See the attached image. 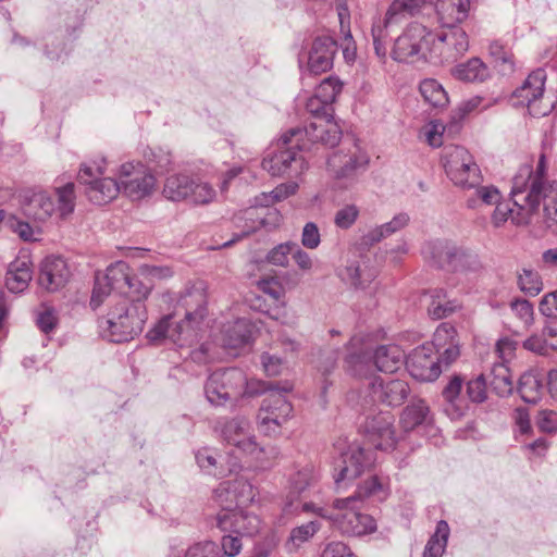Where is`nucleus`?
Listing matches in <instances>:
<instances>
[{
    "label": "nucleus",
    "mask_w": 557,
    "mask_h": 557,
    "mask_svg": "<svg viewBox=\"0 0 557 557\" xmlns=\"http://www.w3.org/2000/svg\"><path fill=\"white\" fill-rule=\"evenodd\" d=\"M248 382L245 373L236 368L218 370L210 374L205 385L208 401L214 406L225 405L239 396H252L272 388L263 382Z\"/></svg>",
    "instance_id": "nucleus-1"
},
{
    "label": "nucleus",
    "mask_w": 557,
    "mask_h": 557,
    "mask_svg": "<svg viewBox=\"0 0 557 557\" xmlns=\"http://www.w3.org/2000/svg\"><path fill=\"white\" fill-rule=\"evenodd\" d=\"M147 319L145 302L122 301L111 308L106 318L100 319L99 326L111 342L122 343L139 335Z\"/></svg>",
    "instance_id": "nucleus-2"
},
{
    "label": "nucleus",
    "mask_w": 557,
    "mask_h": 557,
    "mask_svg": "<svg viewBox=\"0 0 557 557\" xmlns=\"http://www.w3.org/2000/svg\"><path fill=\"white\" fill-rule=\"evenodd\" d=\"M356 497L337 498L330 508H320V517L327 519L342 534L362 536L376 530L374 519L360 512L356 506Z\"/></svg>",
    "instance_id": "nucleus-3"
},
{
    "label": "nucleus",
    "mask_w": 557,
    "mask_h": 557,
    "mask_svg": "<svg viewBox=\"0 0 557 557\" xmlns=\"http://www.w3.org/2000/svg\"><path fill=\"white\" fill-rule=\"evenodd\" d=\"M442 162L449 180L463 190H471L482 182L479 165L471 153L461 146L444 147Z\"/></svg>",
    "instance_id": "nucleus-4"
},
{
    "label": "nucleus",
    "mask_w": 557,
    "mask_h": 557,
    "mask_svg": "<svg viewBox=\"0 0 557 557\" xmlns=\"http://www.w3.org/2000/svg\"><path fill=\"white\" fill-rule=\"evenodd\" d=\"M469 50V37L460 26H440L432 32L429 59L440 63H451L465 55Z\"/></svg>",
    "instance_id": "nucleus-5"
},
{
    "label": "nucleus",
    "mask_w": 557,
    "mask_h": 557,
    "mask_svg": "<svg viewBox=\"0 0 557 557\" xmlns=\"http://www.w3.org/2000/svg\"><path fill=\"white\" fill-rule=\"evenodd\" d=\"M163 196L171 201H189L194 205H208L216 197L213 186L186 174H172L166 177Z\"/></svg>",
    "instance_id": "nucleus-6"
},
{
    "label": "nucleus",
    "mask_w": 557,
    "mask_h": 557,
    "mask_svg": "<svg viewBox=\"0 0 557 557\" xmlns=\"http://www.w3.org/2000/svg\"><path fill=\"white\" fill-rule=\"evenodd\" d=\"M432 30L420 23L409 24L394 40L391 57L397 62L428 59Z\"/></svg>",
    "instance_id": "nucleus-7"
},
{
    "label": "nucleus",
    "mask_w": 557,
    "mask_h": 557,
    "mask_svg": "<svg viewBox=\"0 0 557 557\" xmlns=\"http://www.w3.org/2000/svg\"><path fill=\"white\" fill-rule=\"evenodd\" d=\"M342 136V131L332 117H323L313 121L309 126L292 128L282 136L283 144H293L300 150L310 148L309 144L321 143L326 146H335Z\"/></svg>",
    "instance_id": "nucleus-8"
},
{
    "label": "nucleus",
    "mask_w": 557,
    "mask_h": 557,
    "mask_svg": "<svg viewBox=\"0 0 557 557\" xmlns=\"http://www.w3.org/2000/svg\"><path fill=\"white\" fill-rule=\"evenodd\" d=\"M544 171V157H541L537 175L532 180L531 189L524 201L529 207L530 215L543 202L544 222L548 228L557 234V182L545 183L542 180Z\"/></svg>",
    "instance_id": "nucleus-9"
},
{
    "label": "nucleus",
    "mask_w": 557,
    "mask_h": 557,
    "mask_svg": "<svg viewBox=\"0 0 557 557\" xmlns=\"http://www.w3.org/2000/svg\"><path fill=\"white\" fill-rule=\"evenodd\" d=\"M264 384L265 386H272V388H269L268 391H280V393H272L262 400V405L258 413V423L261 431L265 434H275L278 432L280 426L285 423L292 414L293 407L283 394L290 392L292 385L285 383L280 387L278 384Z\"/></svg>",
    "instance_id": "nucleus-10"
},
{
    "label": "nucleus",
    "mask_w": 557,
    "mask_h": 557,
    "mask_svg": "<svg viewBox=\"0 0 557 557\" xmlns=\"http://www.w3.org/2000/svg\"><path fill=\"white\" fill-rule=\"evenodd\" d=\"M425 3L426 0H393L385 13L383 22L373 24L371 33L373 37L374 51L381 60L384 61L387 55L385 42L387 37L386 29L389 26L399 23L403 18L413 16L419 13Z\"/></svg>",
    "instance_id": "nucleus-11"
},
{
    "label": "nucleus",
    "mask_w": 557,
    "mask_h": 557,
    "mask_svg": "<svg viewBox=\"0 0 557 557\" xmlns=\"http://www.w3.org/2000/svg\"><path fill=\"white\" fill-rule=\"evenodd\" d=\"M104 174L102 166L83 164L78 172V183L85 186L88 199L98 206L109 203L117 197L122 187L121 182L111 177H101Z\"/></svg>",
    "instance_id": "nucleus-12"
},
{
    "label": "nucleus",
    "mask_w": 557,
    "mask_h": 557,
    "mask_svg": "<svg viewBox=\"0 0 557 557\" xmlns=\"http://www.w3.org/2000/svg\"><path fill=\"white\" fill-rule=\"evenodd\" d=\"M369 162L367 153L356 144L333 152L327 159V170L335 180L352 178Z\"/></svg>",
    "instance_id": "nucleus-13"
},
{
    "label": "nucleus",
    "mask_w": 557,
    "mask_h": 557,
    "mask_svg": "<svg viewBox=\"0 0 557 557\" xmlns=\"http://www.w3.org/2000/svg\"><path fill=\"white\" fill-rule=\"evenodd\" d=\"M120 181L124 194L133 200H139L151 195L156 187L154 176L140 163L122 164Z\"/></svg>",
    "instance_id": "nucleus-14"
},
{
    "label": "nucleus",
    "mask_w": 557,
    "mask_h": 557,
    "mask_svg": "<svg viewBox=\"0 0 557 557\" xmlns=\"http://www.w3.org/2000/svg\"><path fill=\"white\" fill-rule=\"evenodd\" d=\"M394 422L395 418L391 411L369 414L363 423L368 442L376 449H394L397 443Z\"/></svg>",
    "instance_id": "nucleus-15"
},
{
    "label": "nucleus",
    "mask_w": 557,
    "mask_h": 557,
    "mask_svg": "<svg viewBox=\"0 0 557 557\" xmlns=\"http://www.w3.org/2000/svg\"><path fill=\"white\" fill-rule=\"evenodd\" d=\"M117 284V292L127 293L133 299L132 302H144L150 295L153 283L140 275H131L129 268L125 262H116L109 267V276Z\"/></svg>",
    "instance_id": "nucleus-16"
},
{
    "label": "nucleus",
    "mask_w": 557,
    "mask_h": 557,
    "mask_svg": "<svg viewBox=\"0 0 557 557\" xmlns=\"http://www.w3.org/2000/svg\"><path fill=\"white\" fill-rule=\"evenodd\" d=\"M546 74L543 69L533 71L518 88L513 96L518 98L521 106L529 109L530 114L540 117L545 116L552 109V102L543 106L540 99L543 97Z\"/></svg>",
    "instance_id": "nucleus-17"
},
{
    "label": "nucleus",
    "mask_w": 557,
    "mask_h": 557,
    "mask_svg": "<svg viewBox=\"0 0 557 557\" xmlns=\"http://www.w3.org/2000/svg\"><path fill=\"white\" fill-rule=\"evenodd\" d=\"M373 458L370 451L358 445L349 446L341 454L334 466V480L336 484L343 481H352L358 478L366 468L370 467Z\"/></svg>",
    "instance_id": "nucleus-18"
},
{
    "label": "nucleus",
    "mask_w": 557,
    "mask_h": 557,
    "mask_svg": "<svg viewBox=\"0 0 557 557\" xmlns=\"http://www.w3.org/2000/svg\"><path fill=\"white\" fill-rule=\"evenodd\" d=\"M289 145L290 147L264 158L261 163L263 170L272 176L300 175L307 169L306 161L302 156L293 150L295 141Z\"/></svg>",
    "instance_id": "nucleus-19"
},
{
    "label": "nucleus",
    "mask_w": 557,
    "mask_h": 557,
    "mask_svg": "<svg viewBox=\"0 0 557 557\" xmlns=\"http://www.w3.org/2000/svg\"><path fill=\"white\" fill-rule=\"evenodd\" d=\"M216 527L224 532L235 533L239 536H253L261 529L260 518L244 510L221 511L215 517Z\"/></svg>",
    "instance_id": "nucleus-20"
},
{
    "label": "nucleus",
    "mask_w": 557,
    "mask_h": 557,
    "mask_svg": "<svg viewBox=\"0 0 557 557\" xmlns=\"http://www.w3.org/2000/svg\"><path fill=\"white\" fill-rule=\"evenodd\" d=\"M406 367L412 377L422 382L436 380L442 368L433 356L432 347L426 345L417 347L406 359Z\"/></svg>",
    "instance_id": "nucleus-21"
},
{
    "label": "nucleus",
    "mask_w": 557,
    "mask_h": 557,
    "mask_svg": "<svg viewBox=\"0 0 557 557\" xmlns=\"http://www.w3.org/2000/svg\"><path fill=\"white\" fill-rule=\"evenodd\" d=\"M223 440L246 454H255L259 446L252 434L251 425L245 418H233L221 429Z\"/></svg>",
    "instance_id": "nucleus-22"
},
{
    "label": "nucleus",
    "mask_w": 557,
    "mask_h": 557,
    "mask_svg": "<svg viewBox=\"0 0 557 557\" xmlns=\"http://www.w3.org/2000/svg\"><path fill=\"white\" fill-rule=\"evenodd\" d=\"M178 304L185 309V320L177 324L180 333L187 332L188 327L197 326L206 317L207 296L202 288L187 289Z\"/></svg>",
    "instance_id": "nucleus-23"
},
{
    "label": "nucleus",
    "mask_w": 557,
    "mask_h": 557,
    "mask_svg": "<svg viewBox=\"0 0 557 557\" xmlns=\"http://www.w3.org/2000/svg\"><path fill=\"white\" fill-rule=\"evenodd\" d=\"M409 393V385L404 380L374 379L371 383L372 397L387 406H400L407 399Z\"/></svg>",
    "instance_id": "nucleus-24"
},
{
    "label": "nucleus",
    "mask_w": 557,
    "mask_h": 557,
    "mask_svg": "<svg viewBox=\"0 0 557 557\" xmlns=\"http://www.w3.org/2000/svg\"><path fill=\"white\" fill-rule=\"evenodd\" d=\"M70 278L66 261L61 257H47L40 265L38 283L48 292L62 288Z\"/></svg>",
    "instance_id": "nucleus-25"
},
{
    "label": "nucleus",
    "mask_w": 557,
    "mask_h": 557,
    "mask_svg": "<svg viewBox=\"0 0 557 557\" xmlns=\"http://www.w3.org/2000/svg\"><path fill=\"white\" fill-rule=\"evenodd\" d=\"M336 50L337 45L333 38L329 36L315 38L309 51L308 71L319 75L331 70Z\"/></svg>",
    "instance_id": "nucleus-26"
},
{
    "label": "nucleus",
    "mask_w": 557,
    "mask_h": 557,
    "mask_svg": "<svg viewBox=\"0 0 557 557\" xmlns=\"http://www.w3.org/2000/svg\"><path fill=\"white\" fill-rule=\"evenodd\" d=\"M32 278L33 262L27 253L20 255L10 262L5 274V285L10 292H24Z\"/></svg>",
    "instance_id": "nucleus-27"
},
{
    "label": "nucleus",
    "mask_w": 557,
    "mask_h": 557,
    "mask_svg": "<svg viewBox=\"0 0 557 557\" xmlns=\"http://www.w3.org/2000/svg\"><path fill=\"white\" fill-rule=\"evenodd\" d=\"M469 0H437L436 12L441 26H459L469 12Z\"/></svg>",
    "instance_id": "nucleus-28"
},
{
    "label": "nucleus",
    "mask_w": 557,
    "mask_h": 557,
    "mask_svg": "<svg viewBox=\"0 0 557 557\" xmlns=\"http://www.w3.org/2000/svg\"><path fill=\"white\" fill-rule=\"evenodd\" d=\"M374 363L379 371L393 373L406 364L405 352L397 345H382L374 352Z\"/></svg>",
    "instance_id": "nucleus-29"
},
{
    "label": "nucleus",
    "mask_w": 557,
    "mask_h": 557,
    "mask_svg": "<svg viewBox=\"0 0 557 557\" xmlns=\"http://www.w3.org/2000/svg\"><path fill=\"white\" fill-rule=\"evenodd\" d=\"M24 210L26 214L35 220L46 221L57 212V206L51 196L46 191H35L27 199Z\"/></svg>",
    "instance_id": "nucleus-30"
},
{
    "label": "nucleus",
    "mask_w": 557,
    "mask_h": 557,
    "mask_svg": "<svg viewBox=\"0 0 557 557\" xmlns=\"http://www.w3.org/2000/svg\"><path fill=\"white\" fill-rule=\"evenodd\" d=\"M515 206L519 208V211L515 214L513 209L509 207L506 202H500V200L496 203V208L492 215V223L495 227H500L504 225L508 219H511L513 224H527L530 219L529 207L525 205H519L517 200H515Z\"/></svg>",
    "instance_id": "nucleus-31"
},
{
    "label": "nucleus",
    "mask_w": 557,
    "mask_h": 557,
    "mask_svg": "<svg viewBox=\"0 0 557 557\" xmlns=\"http://www.w3.org/2000/svg\"><path fill=\"white\" fill-rule=\"evenodd\" d=\"M451 74L462 82H484L490 76L487 66L479 58H471L465 63L456 65Z\"/></svg>",
    "instance_id": "nucleus-32"
},
{
    "label": "nucleus",
    "mask_w": 557,
    "mask_h": 557,
    "mask_svg": "<svg viewBox=\"0 0 557 557\" xmlns=\"http://www.w3.org/2000/svg\"><path fill=\"white\" fill-rule=\"evenodd\" d=\"M429 406L422 399L412 400L400 416V425L408 432L425 423L429 419Z\"/></svg>",
    "instance_id": "nucleus-33"
},
{
    "label": "nucleus",
    "mask_w": 557,
    "mask_h": 557,
    "mask_svg": "<svg viewBox=\"0 0 557 557\" xmlns=\"http://www.w3.org/2000/svg\"><path fill=\"white\" fill-rule=\"evenodd\" d=\"M430 299L428 313L434 320L444 319L460 308L456 300L448 299L446 292L443 289L432 290Z\"/></svg>",
    "instance_id": "nucleus-34"
},
{
    "label": "nucleus",
    "mask_w": 557,
    "mask_h": 557,
    "mask_svg": "<svg viewBox=\"0 0 557 557\" xmlns=\"http://www.w3.org/2000/svg\"><path fill=\"white\" fill-rule=\"evenodd\" d=\"M488 384L498 396L510 395L513 389L510 370L504 363L495 364L490 374Z\"/></svg>",
    "instance_id": "nucleus-35"
},
{
    "label": "nucleus",
    "mask_w": 557,
    "mask_h": 557,
    "mask_svg": "<svg viewBox=\"0 0 557 557\" xmlns=\"http://www.w3.org/2000/svg\"><path fill=\"white\" fill-rule=\"evenodd\" d=\"M251 326L246 320H237L224 331L225 347L238 348L249 342Z\"/></svg>",
    "instance_id": "nucleus-36"
},
{
    "label": "nucleus",
    "mask_w": 557,
    "mask_h": 557,
    "mask_svg": "<svg viewBox=\"0 0 557 557\" xmlns=\"http://www.w3.org/2000/svg\"><path fill=\"white\" fill-rule=\"evenodd\" d=\"M449 536V525L445 520L437 522L435 533L428 541L423 557H442Z\"/></svg>",
    "instance_id": "nucleus-37"
},
{
    "label": "nucleus",
    "mask_w": 557,
    "mask_h": 557,
    "mask_svg": "<svg viewBox=\"0 0 557 557\" xmlns=\"http://www.w3.org/2000/svg\"><path fill=\"white\" fill-rule=\"evenodd\" d=\"M409 222V216L406 213L395 215L389 222L379 225L371 230L366 238L368 243L374 244L381 242L383 238L404 228Z\"/></svg>",
    "instance_id": "nucleus-38"
},
{
    "label": "nucleus",
    "mask_w": 557,
    "mask_h": 557,
    "mask_svg": "<svg viewBox=\"0 0 557 557\" xmlns=\"http://www.w3.org/2000/svg\"><path fill=\"white\" fill-rule=\"evenodd\" d=\"M420 92L425 102L434 108H443L448 103L446 91L435 79H424L421 82Z\"/></svg>",
    "instance_id": "nucleus-39"
},
{
    "label": "nucleus",
    "mask_w": 557,
    "mask_h": 557,
    "mask_svg": "<svg viewBox=\"0 0 557 557\" xmlns=\"http://www.w3.org/2000/svg\"><path fill=\"white\" fill-rule=\"evenodd\" d=\"M543 385L531 373L521 375L518 385V392L523 401L528 404H536L542 397Z\"/></svg>",
    "instance_id": "nucleus-40"
},
{
    "label": "nucleus",
    "mask_w": 557,
    "mask_h": 557,
    "mask_svg": "<svg viewBox=\"0 0 557 557\" xmlns=\"http://www.w3.org/2000/svg\"><path fill=\"white\" fill-rule=\"evenodd\" d=\"M472 189L474 190L473 196L467 200L470 208H478L482 205H496L502 198L499 190L495 186L482 185V182Z\"/></svg>",
    "instance_id": "nucleus-41"
},
{
    "label": "nucleus",
    "mask_w": 557,
    "mask_h": 557,
    "mask_svg": "<svg viewBox=\"0 0 557 557\" xmlns=\"http://www.w3.org/2000/svg\"><path fill=\"white\" fill-rule=\"evenodd\" d=\"M317 482L314 468L310 465L297 470L289 479L292 494L301 495L307 488Z\"/></svg>",
    "instance_id": "nucleus-42"
},
{
    "label": "nucleus",
    "mask_w": 557,
    "mask_h": 557,
    "mask_svg": "<svg viewBox=\"0 0 557 557\" xmlns=\"http://www.w3.org/2000/svg\"><path fill=\"white\" fill-rule=\"evenodd\" d=\"M171 315H166L162 318L148 333L147 338L149 342L157 344L164 338H170L174 343L180 339V336L183 333H180V329L176 326L175 329L171 327Z\"/></svg>",
    "instance_id": "nucleus-43"
},
{
    "label": "nucleus",
    "mask_w": 557,
    "mask_h": 557,
    "mask_svg": "<svg viewBox=\"0 0 557 557\" xmlns=\"http://www.w3.org/2000/svg\"><path fill=\"white\" fill-rule=\"evenodd\" d=\"M109 268L106 273L96 275L95 286L90 299V306L97 309L103 301V298L109 296L112 290H117V284L113 283L109 277Z\"/></svg>",
    "instance_id": "nucleus-44"
},
{
    "label": "nucleus",
    "mask_w": 557,
    "mask_h": 557,
    "mask_svg": "<svg viewBox=\"0 0 557 557\" xmlns=\"http://www.w3.org/2000/svg\"><path fill=\"white\" fill-rule=\"evenodd\" d=\"M74 184L67 183L62 187H57L55 193L58 196L57 212L61 218H65L73 213L75 208V193Z\"/></svg>",
    "instance_id": "nucleus-45"
},
{
    "label": "nucleus",
    "mask_w": 557,
    "mask_h": 557,
    "mask_svg": "<svg viewBox=\"0 0 557 557\" xmlns=\"http://www.w3.org/2000/svg\"><path fill=\"white\" fill-rule=\"evenodd\" d=\"M518 285L521 292L531 296L537 295L543 289L540 274L532 269H522L518 274Z\"/></svg>",
    "instance_id": "nucleus-46"
},
{
    "label": "nucleus",
    "mask_w": 557,
    "mask_h": 557,
    "mask_svg": "<svg viewBox=\"0 0 557 557\" xmlns=\"http://www.w3.org/2000/svg\"><path fill=\"white\" fill-rule=\"evenodd\" d=\"M234 495L233 500L237 503V506H246L255 500L257 495L253 486L245 479L239 478L231 481Z\"/></svg>",
    "instance_id": "nucleus-47"
},
{
    "label": "nucleus",
    "mask_w": 557,
    "mask_h": 557,
    "mask_svg": "<svg viewBox=\"0 0 557 557\" xmlns=\"http://www.w3.org/2000/svg\"><path fill=\"white\" fill-rule=\"evenodd\" d=\"M458 341L457 330L448 323H442L435 330L431 345L428 346L438 350L448 346L450 342Z\"/></svg>",
    "instance_id": "nucleus-48"
},
{
    "label": "nucleus",
    "mask_w": 557,
    "mask_h": 557,
    "mask_svg": "<svg viewBox=\"0 0 557 557\" xmlns=\"http://www.w3.org/2000/svg\"><path fill=\"white\" fill-rule=\"evenodd\" d=\"M342 90V83L338 78L333 76L324 78L315 90V95L322 99L324 103H327L332 107V103L335 101L336 97Z\"/></svg>",
    "instance_id": "nucleus-49"
},
{
    "label": "nucleus",
    "mask_w": 557,
    "mask_h": 557,
    "mask_svg": "<svg viewBox=\"0 0 557 557\" xmlns=\"http://www.w3.org/2000/svg\"><path fill=\"white\" fill-rule=\"evenodd\" d=\"M359 214L360 210L356 205H345L335 212L334 224L339 230H348L356 223Z\"/></svg>",
    "instance_id": "nucleus-50"
},
{
    "label": "nucleus",
    "mask_w": 557,
    "mask_h": 557,
    "mask_svg": "<svg viewBox=\"0 0 557 557\" xmlns=\"http://www.w3.org/2000/svg\"><path fill=\"white\" fill-rule=\"evenodd\" d=\"M321 528L318 521H310L299 527L294 528L289 534V542L299 547L301 544L309 541Z\"/></svg>",
    "instance_id": "nucleus-51"
},
{
    "label": "nucleus",
    "mask_w": 557,
    "mask_h": 557,
    "mask_svg": "<svg viewBox=\"0 0 557 557\" xmlns=\"http://www.w3.org/2000/svg\"><path fill=\"white\" fill-rule=\"evenodd\" d=\"M233 492L231 481L221 483L213 492V500L222 508V511H234L233 507L237 503L233 500Z\"/></svg>",
    "instance_id": "nucleus-52"
},
{
    "label": "nucleus",
    "mask_w": 557,
    "mask_h": 557,
    "mask_svg": "<svg viewBox=\"0 0 557 557\" xmlns=\"http://www.w3.org/2000/svg\"><path fill=\"white\" fill-rule=\"evenodd\" d=\"M237 221H240L243 219L250 221V224H246L244 226V231L240 236H237L236 238L232 239L231 242H227L224 244V246H230L232 243L238 240L243 236H247L249 234H252L257 230H259L261 226L264 225V219L260 218L257 213V209L250 208L243 212V216H237Z\"/></svg>",
    "instance_id": "nucleus-53"
},
{
    "label": "nucleus",
    "mask_w": 557,
    "mask_h": 557,
    "mask_svg": "<svg viewBox=\"0 0 557 557\" xmlns=\"http://www.w3.org/2000/svg\"><path fill=\"white\" fill-rule=\"evenodd\" d=\"M510 309L513 312L515 317L521 321L523 326L530 327L533 324V306L528 300L516 299L511 301Z\"/></svg>",
    "instance_id": "nucleus-54"
},
{
    "label": "nucleus",
    "mask_w": 557,
    "mask_h": 557,
    "mask_svg": "<svg viewBox=\"0 0 557 557\" xmlns=\"http://www.w3.org/2000/svg\"><path fill=\"white\" fill-rule=\"evenodd\" d=\"M185 557H223L221 555L220 546L211 541L196 543L190 546Z\"/></svg>",
    "instance_id": "nucleus-55"
},
{
    "label": "nucleus",
    "mask_w": 557,
    "mask_h": 557,
    "mask_svg": "<svg viewBox=\"0 0 557 557\" xmlns=\"http://www.w3.org/2000/svg\"><path fill=\"white\" fill-rule=\"evenodd\" d=\"M196 460L198 466L212 475H223V470H220L218 468V459L214 456L213 453H211L209 449L203 448L201 450H198L196 454Z\"/></svg>",
    "instance_id": "nucleus-56"
},
{
    "label": "nucleus",
    "mask_w": 557,
    "mask_h": 557,
    "mask_svg": "<svg viewBox=\"0 0 557 557\" xmlns=\"http://www.w3.org/2000/svg\"><path fill=\"white\" fill-rule=\"evenodd\" d=\"M293 242H287L275 246L267 256L270 263L278 267L288 265V256L293 252Z\"/></svg>",
    "instance_id": "nucleus-57"
},
{
    "label": "nucleus",
    "mask_w": 557,
    "mask_h": 557,
    "mask_svg": "<svg viewBox=\"0 0 557 557\" xmlns=\"http://www.w3.org/2000/svg\"><path fill=\"white\" fill-rule=\"evenodd\" d=\"M384 488L383 483L379 480L377 476H371L367 481H364L357 490L355 495L351 497H356V502H362L364 498L370 496L377 495L382 493Z\"/></svg>",
    "instance_id": "nucleus-58"
},
{
    "label": "nucleus",
    "mask_w": 557,
    "mask_h": 557,
    "mask_svg": "<svg viewBox=\"0 0 557 557\" xmlns=\"http://www.w3.org/2000/svg\"><path fill=\"white\" fill-rule=\"evenodd\" d=\"M486 379L483 374L467 384V394L473 403H483L486 399Z\"/></svg>",
    "instance_id": "nucleus-59"
},
{
    "label": "nucleus",
    "mask_w": 557,
    "mask_h": 557,
    "mask_svg": "<svg viewBox=\"0 0 557 557\" xmlns=\"http://www.w3.org/2000/svg\"><path fill=\"white\" fill-rule=\"evenodd\" d=\"M321 243V235L314 222L305 224L301 233V245L307 249H317Z\"/></svg>",
    "instance_id": "nucleus-60"
},
{
    "label": "nucleus",
    "mask_w": 557,
    "mask_h": 557,
    "mask_svg": "<svg viewBox=\"0 0 557 557\" xmlns=\"http://www.w3.org/2000/svg\"><path fill=\"white\" fill-rule=\"evenodd\" d=\"M306 109L310 114H312L315 121L323 117H332V107L324 103L315 94L307 100Z\"/></svg>",
    "instance_id": "nucleus-61"
},
{
    "label": "nucleus",
    "mask_w": 557,
    "mask_h": 557,
    "mask_svg": "<svg viewBox=\"0 0 557 557\" xmlns=\"http://www.w3.org/2000/svg\"><path fill=\"white\" fill-rule=\"evenodd\" d=\"M436 354L438 356L435 358L441 368L449 367L460 356L459 341L450 342L448 346L436 350Z\"/></svg>",
    "instance_id": "nucleus-62"
},
{
    "label": "nucleus",
    "mask_w": 557,
    "mask_h": 557,
    "mask_svg": "<svg viewBox=\"0 0 557 557\" xmlns=\"http://www.w3.org/2000/svg\"><path fill=\"white\" fill-rule=\"evenodd\" d=\"M344 277L356 288H366L368 283L372 280V275H368L367 278H363V270L355 263L346 267Z\"/></svg>",
    "instance_id": "nucleus-63"
},
{
    "label": "nucleus",
    "mask_w": 557,
    "mask_h": 557,
    "mask_svg": "<svg viewBox=\"0 0 557 557\" xmlns=\"http://www.w3.org/2000/svg\"><path fill=\"white\" fill-rule=\"evenodd\" d=\"M321 557H357L350 548L341 541L329 543L322 552Z\"/></svg>",
    "instance_id": "nucleus-64"
}]
</instances>
